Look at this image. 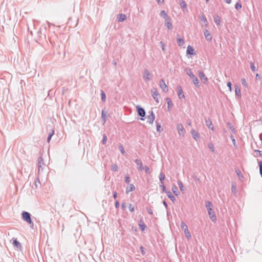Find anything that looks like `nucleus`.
<instances>
[{"instance_id": "obj_43", "label": "nucleus", "mask_w": 262, "mask_h": 262, "mask_svg": "<svg viewBox=\"0 0 262 262\" xmlns=\"http://www.w3.org/2000/svg\"><path fill=\"white\" fill-rule=\"evenodd\" d=\"M250 68H251V70L253 72H255L257 70V69H256V68L254 66V63L252 62H250Z\"/></svg>"}, {"instance_id": "obj_36", "label": "nucleus", "mask_w": 262, "mask_h": 262, "mask_svg": "<svg viewBox=\"0 0 262 262\" xmlns=\"http://www.w3.org/2000/svg\"><path fill=\"white\" fill-rule=\"evenodd\" d=\"M178 184L179 186V188H180V189L181 190V191H183L184 190V186H183V183L181 181L179 180L178 181Z\"/></svg>"}, {"instance_id": "obj_4", "label": "nucleus", "mask_w": 262, "mask_h": 262, "mask_svg": "<svg viewBox=\"0 0 262 262\" xmlns=\"http://www.w3.org/2000/svg\"><path fill=\"white\" fill-rule=\"evenodd\" d=\"M151 74L147 69H145L143 73V78L145 81H148L151 79Z\"/></svg>"}, {"instance_id": "obj_38", "label": "nucleus", "mask_w": 262, "mask_h": 262, "mask_svg": "<svg viewBox=\"0 0 262 262\" xmlns=\"http://www.w3.org/2000/svg\"><path fill=\"white\" fill-rule=\"evenodd\" d=\"M119 150H120L121 154L123 155H124L125 154V152L124 151L123 146H122V145L121 144H119Z\"/></svg>"}, {"instance_id": "obj_46", "label": "nucleus", "mask_w": 262, "mask_h": 262, "mask_svg": "<svg viewBox=\"0 0 262 262\" xmlns=\"http://www.w3.org/2000/svg\"><path fill=\"white\" fill-rule=\"evenodd\" d=\"M186 237L187 239H189L191 237V234L188 230L184 232Z\"/></svg>"}, {"instance_id": "obj_13", "label": "nucleus", "mask_w": 262, "mask_h": 262, "mask_svg": "<svg viewBox=\"0 0 262 262\" xmlns=\"http://www.w3.org/2000/svg\"><path fill=\"white\" fill-rule=\"evenodd\" d=\"M205 124H206V125L209 128H210L212 130L214 129V127L212 126V121L210 120V119H205Z\"/></svg>"}, {"instance_id": "obj_12", "label": "nucleus", "mask_w": 262, "mask_h": 262, "mask_svg": "<svg viewBox=\"0 0 262 262\" xmlns=\"http://www.w3.org/2000/svg\"><path fill=\"white\" fill-rule=\"evenodd\" d=\"M135 162L137 165L138 169H139L141 171H142L143 170V167L142 161L140 159H136L135 161Z\"/></svg>"}, {"instance_id": "obj_26", "label": "nucleus", "mask_w": 262, "mask_h": 262, "mask_svg": "<svg viewBox=\"0 0 262 262\" xmlns=\"http://www.w3.org/2000/svg\"><path fill=\"white\" fill-rule=\"evenodd\" d=\"M13 245L14 247L17 248H19L21 247L20 243L16 239L13 240Z\"/></svg>"}, {"instance_id": "obj_57", "label": "nucleus", "mask_w": 262, "mask_h": 262, "mask_svg": "<svg viewBox=\"0 0 262 262\" xmlns=\"http://www.w3.org/2000/svg\"><path fill=\"white\" fill-rule=\"evenodd\" d=\"M146 210H147V212L149 214H153L152 210V209L150 208H147Z\"/></svg>"}, {"instance_id": "obj_8", "label": "nucleus", "mask_w": 262, "mask_h": 262, "mask_svg": "<svg viewBox=\"0 0 262 262\" xmlns=\"http://www.w3.org/2000/svg\"><path fill=\"white\" fill-rule=\"evenodd\" d=\"M204 35L206 39L208 41H211L212 40V36L211 34L209 33V31L206 29L204 31Z\"/></svg>"}, {"instance_id": "obj_6", "label": "nucleus", "mask_w": 262, "mask_h": 262, "mask_svg": "<svg viewBox=\"0 0 262 262\" xmlns=\"http://www.w3.org/2000/svg\"><path fill=\"white\" fill-rule=\"evenodd\" d=\"M136 108H137V111L138 112V115L139 116H140L142 118L145 117L146 113H145V111L143 108L141 107L139 105H137L136 106Z\"/></svg>"}, {"instance_id": "obj_1", "label": "nucleus", "mask_w": 262, "mask_h": 262, "mask_svg": "<svg viewBox=\"0 0 262 262\" xmlns=\"http://www.w3.org/2000/svg\"><path fill=\"white\" fill-rule=\"evenodd\" d=\"M205 207L207 210L210 219L212 222H215L216 220V217L213 209L212 204L210 201H206Z\"/></svg>"}, {"instance_id": "obj_50", "label": "nucleus", "mask_w": 262, "mask_h": 262, "mask_svg": "<svg viewBox=\"0 0 262 262\" xmlns=\"http://www.w3.org/2000/svg\"><path fill=\"white\" fill-rule=\"evenodd\" d=\"M241 82H242V84L245 87H247L248 86L247 85V83L246 82V80L245 78H242L241 79Z\"/></svg>"}, {"instance_id": "obj_61", "label": "nucleus", "mask_w": 262, "mask_h": 262, "mask_svg": "<svg viewBox=\"0 0 262 262\" xmlns=\"http://www.w3.org/2000/svg\"><path fill=\"white\" fill-rule=\"evenodd\" d=\"M115 206L116 208H119V203L118 201H116L115 203Z\"/></svg>"}, {"instance_id": "obj_51", "label": "nucleus", "mask_w": 262, "mask_h": 262, "mask_svg": "<svg viewBox=\"0 0 262 262\" xmlns=\"http://www.w3.org/2000/svg\"><path fill=\"white\" fill-rule=\"evenodd\" d=\"M160 187H161V188H162V191H163V192H167V191H166V187H165V186L163 184H163H161L160 185Z\"/></svg>"}, {"instance_id": "obj_54", "label": "nucleus", "mask_w": 262, "mask_h": 262, "mask_svg": "<svg viewBox=\"0 0 262 262\" xmlns=\"http://www.w3.org/2000/svg\"><path fill=\"white\" fill-rule=\"evenodd\" d=\"M192 179L196 182H200V179L195 175L192 176Z\"/></svg>"}, {"instance_id": "obj_33", "label": "nucleus", "mask_w": 262, "mask_h": 262, "mask_svg": "<svg viewBox=\"0 0 262 262\" xmlns=\"http://www.w3.org/2000/svg\"><path fill=\"white\" fill-rule=\"evenodd\" d=\"M101 118L103 121V124H104L106 122V115L103 110H102V112H101Z\"/></svg>"}, {"instance_id": "obj_25", "label": "nucleus", "mask_w": 262, "mask_h": 262, "mask_svg": "<svg viewBox=\"0 0 262 262\" xmlns=\"http://www.w3.org/2000/svg\"><path fill=\"white\" fill-rule=\"evenodd\" d=\"M155 119V116H153L152 115H149L147 116V122H148L149 124H152L154 122V121Z\"/></svg>"}, {"instance_id": "obj_39", "label": "nucleus", "mask_w": 262, "mask_h": 262, "mask_svg": "<svg viewBox=\"0 0 262 262\" xmlns=\"http://www.w3.org/2000/svg\"><path fill=\"white\" fill-rule=\"evenodd\" d=\"M235 8L237 10H241L242 8V4L239 2H237L235 5Z\"/></svg>"}, {"instance_id": "obj_5", "label": "nucleus", "mask_w": 262, "mask_h": 262, "mask_svg": "<svg viewBox=\"0 0 262 262\" xmlns=\"http://www.w3.org/2000/svg\"><path fill=\"white\" fill-rule=\"evenodd\" d=\"M151 95L154 100L158 103H159V98L160 97L157 90L156 88H154L151 90Z\"/></svg>"}, {"instance_id": "obj_41", "label": "nucleus", "mask_w": 262, "mask_h": 262, "mask_svg": "<svg viewBox=\"0 0 262 262\" xmlns=\"http://www.w3.org/2000/svg\"><path fill=\"white\" fill-rule=\"evenodd\" d=\"M235 172L239 179L243 178V176L241 173V170L239 169H235Z\"/></svg>"}, {"instance_id": "obj_11", "label": "nucleus", "mask_w": 262, "mask_h": 262, "mask_svg": "<svg viewBox=\"0 0 262 262\" xmlns=\"http://www.w3.org/2000/svg\"><path fill=\"white\" fill-rule=\"evenodd\" d=\"M178 95L179 98L180 99H181L182 98H185V95L183 94V90L182 89V87L181 86H180V85L178 86Z\"/></svg>"}, {"instance_id": "obj_60", "label": "nucleus", "mask_w": 262, "mask_h": 262, "mask_svg": "<svg viewBox=\"0 0 262 262\" xmlns=\"http://www.w3.org/2000/svg\"><path fill=\"white\" fill-rule=\"evenodd\" d=\"M156 1H157V3L159 5H162V4H163L164 3V0H156Z\"/></svg>"}, {"instance_id": "obj_48", "label": "nucleus", "mask_w": 262, "mask_h": 262, "mask_svg": "<svg viewBox=\"0 0 262 262\" xmlns=\"http://www.w3.org/2000/svg\"><path fill=\"white\" fill-rule=\"evenodd\" d=\"M166 100H167V104H168V107H169L170 106L173 105L172 101L169 98H167Z\"/></svg>"}, {"instance_id": "obj_16", "label": "nucleus", "mask_w": 262, "mask_h": 262, "mask_svg": "<svg viewBox=\"0 0 262 262\" xmlns=\"http://www.w3.org/2000/svg\"><path fill=\"white\" fill-rule=\"evenodd\" d=\"M177 128L178 130V133L180 135H181V134L184 133V132H185V129L183 127V126L182 124H179L177 125Z\"/></svg>"}, {"instance_id": "obj_24", "label": "nucleus", "mask_w": 262, "mask_h": 262, "mask_svg": "<svg viewBox=\"0 0 262 262\" xmlns=\"http://www.w3.org/2000/svg\"><path fill=\"white\" fill-rule=\"evenodd\" d=\"M214 21L216 25H217V26L220 25L221 18L219 15H215L214 17Z\"/></svg>"}, {"instance_id": "obj_17", "label": "nucleus", "mask_w": 262, "mask_h": 262, "mask_svg": "<svg viewBox=\"0 0 262 262\" xmlns=\"http://www.w3.org/2000/svg\"><path fill=\"white\" fill-rule=\"evenodd\" d=\"M167 196L169 198V199L173 202H174L176 200V198L171 193L170 191H167L166 192Z\"/></svg>"}, {"instance_id": "obj_19", "label": "nucleus", "mask_w": 262, "mask_h": 262, "mask_svg": "<svg viewBox=\"0 0 262 262\" xmlns=\"http://www.w3.org/2000/svg\"><path fill=\"white\" fill-rule=\"evenodd\" d=\"M235 95L237 97H241V92L239 87L237 85L235 86Z\"/></svg>"}, {"instance_id": "obj_14", "label": "nucleus", "mask_w": 262, "mask_h": 262, "mask_svg": "<svg viewBox=\"0 0 262 262\" xmlns=\"http://www.w3.org/2000/svg\"><path fill=\"white\" fill-rule=\"evenodd\" d=\"M139 226L141 231H144L146 228V225L144 224L142 219H141L139 221Z\"/></svg>"}, {"instance_id": "obj_31", "label": "nucleus", "mask_w": 262, "mask_h": 262, "mask_svg": "<svg viewBox=\"0 0 262 262\" xmlns=\"http://www.w3.org/2000/svg\"><path fill=\"white\" fill-rule=\"evenodd\" d=\"M101 98L103 102H105L106 101V95L104 92L102 90H101Z\"/></svg>"}, {"instance_id": "obj_59", "label": "nucleus", "mask_w": 262, "mask_h": 262, "mask_svg": "<svg viewBox=\"0 0 262 262\" xmlns=\"http://www.w3.org/2000/svg\"><path fill=\"white\" fill-rule=\"evenodd\" d=\"M126 205H125V204L124 203H122L121 204V208L123 210H125L126 209Z\"/></svg>"}, {"instance_id": "obj_40", "label": "nucleus", "mask_w": 262, "mask_h": 262, "mask_svg": "<svg viewBox=\"0 0 262 262\" xmlns=\"http://www.w3.org/2000/svg\"><path fill=\"white\" fill-rule=\"evenodd\" d=\"M118 166L117 165V164H114L112 165V166H111L112 170H113V171H118Z\"/></svg>"}, {"instance_id": "obj_42", "label": "nucleus", "mask_w": 262, "mask_h": 262, "mask_svg": "<svg viewBox=\"0 0 262 262\" xmlns=\"http://www.w3.org/2000/svg\"><path fill=\"white\" fill-rule=\"evenodd\" d=\"M254 152L256 153V155H254V157H257L258 155L259 156H261L262 155V151H260V150H257V149H255L254 150Z\"/></svg>"}, {"instance_id": "obj_20", "label": "nucleus", "mask_w": 262, "mask_h": 262, "mask_svg": "<svg viewBox=\"0 0 262 262\" xmlns=\"http://www.w3.org/2000/svg\"><path fill=\"white\" fill-rule=\"evenodd\" d=\"M135 189L134 185L133 184H130L128 187L126 189V193H128L130 191L134 190Z\"/></svg>"}, {"instance_id": "obj_53", "label": "nucleus", "mask_w": 262, "mask_h": 262, "mask_svg": "<svg viewBox=\"0 0 262 262\" xmlns=\"http://www.w3.org/2000/svg\"><path fill=\"white\" fill-rule=\"evenodd\" d=\"M143 169L145 170V171L146 173H149L150 172V169L147 166H145L143 167Z\"/></svg>"}, {"instance_id": "obj_27", "label": "nucleus", "mask_w": 262, "mask_h": 262, "mask_svg": "<svg viewBox=\"0 0 262 262\" xmlns=\"http://www.w3.org/2000/svg\"><path fill=\"white\" fill-rule=\"evenodd\" d=\"M156 123L157 132L161 133L163 130V128H162L160 123H159L157 121H156Z\"/></svg>"}, {"instance_id": "obj_58", "label": "nucleus", "mask_w": 262, "mask_h": 262, "mask_svg": "<svg viewBox=\"0 0 262 262\" xmlns=\"http://www.w3.org/2000/svg\"><path fill=\"white\" fill-rule=\"evenodd\" d=\"M259 171H262V161H258Z\"/></svg>"}, {"instance_id": "obj_21", "label": "nucleus", "mask_w": 262, "mask_h": 262, "mask_svg": "<svg viewBox=\"0 0 262 262\" xmlns=\"http://www.w3.org/2000/svg\"><path fill=\"white\" fill-rule=\"evenodd\" d=\"M180 5L183 9V11H185V10L187 9V5L184 1L181 0L180 2Z\"/></svg>"}, {"instance_id": "obj_29", "label": "nucleus", "mask_w": 262, "mask_h": 262, "mask_svg": "<svg viewBox=\"0 0 262 262\" xmlns=\"http://www.w3.org/2000/svg\"><path fill=\"white\" fill-rule=\"evenodd\" d=\"M159 180L161 184L163 183V181L165 178V174L163 172H160L159 176Z\"/></svg>"}, {"instance_id": "obj_35", "label": "nucleus", "mask_w": 262, "mask_h": 262, "mask_svg": "<svg viewBox=\"0 0 262 262\" xmlns=\"http://www.w3.org/2000/svg\"><path fill=\"white\" fill-rule=\"evenodd\" d=\"M43 159L41 157H39L38 158V170H39L40 168L41 167V163H42Z\"/></svg>"}, {"instance_id": "obj_49", "label": "nucleus", "mask_w": 262, "mask_h": 262, "mask_svg": "<svg viewBox=\"0 0 262 262\" xmlns=\"http://www.w3.org/2000/svg\"><path fill=\"white\" fill-rule=\"evenodd\" d=\"M130 181V177H129V176L128 174L126 175L125 177V182L126 183L129 184Z\"/></svg>"}, {"instance_id": "obj_62", "label": "nucleus", "mask_w": 262, "mask_h": 262, "mask_svg": "<svg viewBox=\"0 0 262 262\" xmlns=\"http://www.w3.org/2000/svg\"><path fill=\"white\" fill-rule=\"evenodd\" d=\"M232 191H234L236 190V186L232 184L231 186Z\"/></svg>"}, {"instance_id": "obj_10", "label": "nucleus", "mask_w": 262, "mask_h": 262, "mask_svg": "<svg viewBox=\"0 0 262 262\" xmlns=\"http://www.w3.org/2000/svg\"><path fill=\"white\" fill-rule=\"evenodd\" d=\"M199 76L203 83H206L208 79L202 71H199Z\"/></svg>"}, {"instance_id": "obj_15", "label": "nucleus", "mask_w": 262, "mask_h": 262, "mask_svg": "<svg viewBox=\"0 0 262 262\" xmlns=\"http://www.w3.org/2000/svg\"><path fill=\"white\" fill-rule=\"evenodd\" d=\"M117 19L118 22H122L126 19V16L124 14H119L118 16Z\"/></svg>"}, {"instance_id": "obj_63", "label": "nucleus", "mask_w": 262, "mask_h": 262, "mask_svg": "<svg viewBox=\"0 0 262 262\" xmlns=\"http://www.w3.org/2000/svg\"><path fill=\"white\" fill-rule=\"evenodd\" d=\"M117 197V193L116 191L113 192V198L114 199H116Z\"/></svg>"}, {"instance_id": "obj_28", "label": "nucleus", "mask_w": 262, "mask_h": 262, "mask_svg": "<svg viewBox=\"0 0 262 262\" xmlns=\"http://www.w3.org/2000/svg\"><path fill=\"white\" fill-rule=\"evenodd\" d=\"M181 228L184 231V232L187 231V230H188L187 225L184 222H181Z\"/></svg>"}, {"instance_id": "obj_45", "label": "nucleus", "mask_w": 262, "mask_h": 262, "mask_svg": "<svg viewBox=\"0 0 262 262\" xmlns=\"http://www.w3.org/2000/svg\"><path fill=\"white\" fill-rule=\"evenodd\" d=\"M128 209H129V211L132 212H134V211H135L134 206L133 205H132V204H129Z\"/></svg>"}, {"instance_id": "obj_7", "label": "nucleus", "mask_w": 262, "mask_h": 262, "mask_svg": "<svg viewBox=\"0 0 262 262\" xmlns=\"http://www.w3.org/2000/svg\"><path fill=\"white\" fill-rule=\"evenodd\" d=\"M159 85L160 88L164 92H166L168 91V86L165 84V82L163 79H161L159 83Z\"/></svg>"}, {"instance_id": "obj_44", "label": "nucleus", "mask_w": 262, "mask_h": 262, "mask_svg": "<svg viewBox=\"0 0 262 262\" xmlns=\"http://www.w3.org/2000/svg\"><path fill=\"white\" fill-rule=\"evenodd\" d=\"M106 141H107V137H106L105 134H103V139H102V143L103 145H105L106 144Z\"/></svg>"}, {"instance_id": "obj_9", "label": "nucleus", "mask_w": 262, "mask_h": 262, "mask_svg": "<svg viewBox=\"0 0 262 262\" xmlns=\"http://www.w3.org/2000/svg\"><path fill=\"white\" fill-rule=\"evenodd\" d=\"M191 135H192L193 138L195 140L198 141L200 139V136L199 133L198 132H196V130H195L194 129H193L191 130Z\"/></svg>"}, {"instance_id": "obj_2", "label": "nucleus", "mask_w": 262, "mask_h": 262, "mask_svg": "<svg viewBox=\"0 0 262 262\" xmlns=\"http://www.w3.org/2000/svg\"><path fill=\"white\" fill-rule=\"evenodd\" d=\"M185 71L186 74L191 78L194 84L197 87L199 86V80L197 77L193 74L191 69L188 68H186Z\"/></svg>"}, {"instance_id": "obj_34", "label": "nucleus", "mask_w": 262, "mask_h": 262, "mask_svg": "<svg viewBox=\"0 0 262 262\" xmlns=\"http://www.w3.org/2000/svg\"><path fill=\"white\" fill-rule=\"evenodd\" d=\"M200 19L202 21L204 22V23L205 24V26H207L208 21H207V20L206 18L205 17V16L204 15H202L200 17Z\"/></svg>"}, {"instance_id": "obj_18", "label": "nucleus", "mask_w": 262, "mask_h": 262, "mask_svg": "<svg viewBox=\"0 0 262 262\" xmlns=\"http://www.w3.org/2000/svg\"><path fill=\"white\" fill-rule=\"evenodd\" d=\"M194 49L192 47H191V46L189 45L188 47H187V54H189V55H193L194 54Z\"/></svg>"}, {"instance_id": "obj_3", "label": "nucleus", "mask_w": 262, "mask_h": 262, "mask_svg": "<svg viewBox=\"0 0 262 262\" xmlns=\"http://www.w3.org/2000/svg\"><path fill=\"white\" fill-rule=\"evenodd\" d=\"M21 217L24 221L26 222L28 224L31 225L33 224L31 218V214L30 213L27 211H23L21 213Z\"/></svg>"}, {"instance_id": "obj_30", "label": "nucleus", "mask_w": 262, "mask_h": 262, "mask_svg": "<svg viewBox=\"0 0 262 262\" xmlns=\"http://www.w3.org/2000/svg\"><path fill=\"white\" fill-rule=\"evenodd\" d=\"M165 25L168 29H171L172 28V26L170 23V19L169 20H166Z\"/></svg>"}, {"instance_id": "obj_56", "label": "nucleus", "mask_w": 262, "mask_h": 262, "mask_svg": "<svg viewBox=\"0 0 262 262\" xmlns=\"http://www.w3.org/2000/svg\"><path fill=\"white\" fill-rule=\"evenodd\" d=\"M227 86L229 88V91H232V84L231 82H228L227 83Z\"/></svg>"}, {"instance_id": "obj_47", "label": "nucleus", "mask_w": 262, "mask_h": 262, "mask_svg": "<svg viewBox=\"0 0 262 262\" xmlns=\"http://www.w3.org/2000/svg\"><path fill=\"white\" fill-rule=\"evenodd\" d=\"M172 191L176 195H178V189L176 186H174L172 188Z\"/></svg>"}, {"instance_id": "obj_22", "label": "nucleus", "mask_w": 262, "mask_h": 262, "mask_svg": "<svg viewBox=\"0 0 262 262\" xmlns=\"http://www.w3.org/2000/svg\"><path fill=\"white\" fill-rule=\"evenodd\" d=\"M160 16L163 17L165 19V20L169 19V17L164 10H162L161 11Z\"/></svg>"}, {"instance_id": "obj_64", "label": "nucleus", "mask_w": 262, "mask_h": 262, "mask_svg": "<svg viewBox=\"0 0 262 262\" xmlns=\"http://www.w3.org/2000/svg\"><path fill=\"white\" fill-rule=\"evenodd\" d=\"M231 138L233 144L235 145V139L234 138L233 136H231Z\"/></svg>"}, {"instance_id": "obj_32", "label": "nucleus", "mask_w": 262, "mask_h": 262, "mask_svg": "<svg viewBox=\"0 0 262 262\" xmlns=\"http://www.w3.org/2000/svg\"><path fill=\"white\" fill-rule=\"evenodd\" d=\"M54 130L52 129V132L49 133V134L48 135V137L47 138V142L48 143L50 142V140L51 139V138L54 135Z\"/></svg>"}, {"instance_id": "obj_23", "label": "nucleus", "mask_w": 262, "mask_h": 262, "mask_svg": "<svg viewBox=\"0 0 262 262\" xmlns=\"http://www.w3.org/2000/svg\"><path fill=\"white\" fill-rule=\"evenodd\" d=\"M178 45L180 47H182L184 45L185 41L183 38H179L177 39Z\"/></svg>"}, {"instance_id": "obj_52", "label": "nucleus", "mask_w": 262, "mask_h": 262, "mask_svg": "<svg viewBox=\"0 0 262 262\" xmlns=\"http://www.w3.org/2000/svg\"><path fill=\"white\" fill-rule=\"evenodd\" d=\"M140 249L141 250V252L142 255H143V256L145 255V251L144 250V247L141 246L140 247Z\"/></svg>"}, {"instance_id": "obj_37", "label": "nucleus", "mask_w": 262, "mask_h": 262, "mask_svg": "<svg viewBox=\"0 0 262 262\" xmlns=\"http://www.w3.org/2000/svg\"><path fill=\"white\" fill-rule=\"evenodd\" d=\"M208 148L211 150L212 152H215V149L214 147V145L212 143H210L208 145Z\"/></svg>"}, {"instance_id": "obj_55", "label": "nucleus", "mask_w": 262, "mask_h": 262, "mask_svg": "<svg viewBox=\"0 0 262 262\" xmlns=\"http://www.w3.org/2000/svg\"><path fill=\"white\" fill-rule=\"evenodd\" d=\"M160 44L161 45L162 51L165 52V44L162 41L160 42Z\"/></svg>"}]
</instances>
